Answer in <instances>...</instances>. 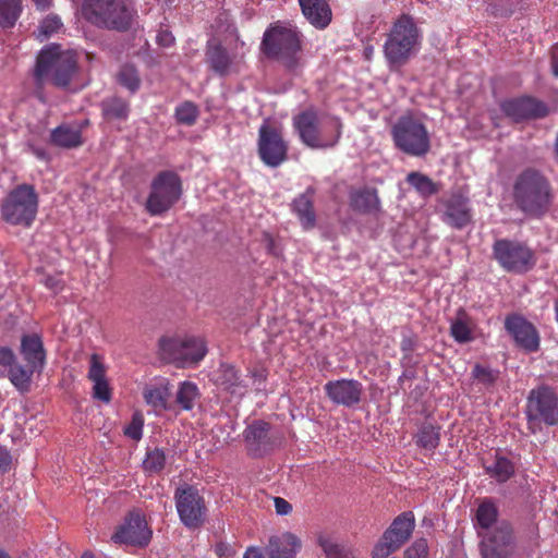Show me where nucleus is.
Returning <instances> with one entry per match:
<instances>
[{
  "label": "nucleus",
  "instance_id": "obj_1",
  "mask_svg": "<svg viewBox=\"0 0 558 558\" xmlns=\"http://www.w3.org/2000/svg\"><path fill=\"white\" fill-rule=\"evenodd\" d=\"M260 47L268 58L293 70L301 62L302 34L291 23L276 22L265 31Z\"/></svg>",
  "mask_w": 558,
  "mask_h": 558
},
{
  "label": "nucleus",
  "instance_id": "obj_2",
  "mask_svg": "<svg viewBox=\"0 0 558 558\" xmlns=\"http://www.w3.org/2000/svg\"><path fill=\"white\" fill-rule=\"evenodd\" d=\"M293 129L307 147L326 149L338 143L342 124L338 118L320 116L310 109L293 117Z\"/></svg>",
  "mask_w": 558,
  "mask_h": 558
},
{
  "label": "nucleus",
  "instance_id": "obj_3",
  "mask_svg": "<svg viewBox=\"0 0 558 558\" xmlns=\"http://www.w3.org/2000/svg\"><path fill=\"white\" fill-rule=\"evenodd\" d=\"M422 35L409 15H401L392 25L384 45L389 68L398 69L407 63L420 48Z\"/></svg>",
  "mask_w": 558,
  "mask_h": 558
},
{
  "label": "nucleus",
  "instance_id": "obj_4",
  "mask_svg": "<svg viewBox=\"0 0 558 558\" xmlns=\"http://www.w3.org/2000/svg\"><path fill=\"white\" fill-rule=\"evenodd\" d=\"M76 54L52 45L41 50L37 58L35 76L38 83L51 80L57 86H66L76 70Z\"/></svg>",
  "mask_w": 558,
  "mask_h": 558
},
{
  "label": "nucleus",
  "instance_id": "obj_5",
  "mask_svg": "<svg viewBox=\"0 0 558 558\" xmlns=\"http://www.w3.org/2000/svg\"><path fill=\"white\" fill-rule=\"evenodd\" d=\"M514 198L525 214L539 216L547 210L550 203L548 183L538 172L527 170L515 183Z\"/></svg>",
  "mask_w": 558,
  "mask_h": 558
},
{
  "label": "nucleus",
  "instance_id": "obj_6",
  "mask_svg": "<svg viewBox=\"0 0 558 558\" xmlns=\"http://www.w3.org/2000/svg\"><path fill=\"white\" fill-rule=\"evenodd\" d=\"M391 134L396 147L410 156L422 157L429 151V133L421 118L412 114L400 117Z\"/></svg>",
  "mask_w": 558,
  "mask_h": 558
},
{
  "label": "nucleus",
  "instance_id": "obj_7",
  "mask_svg": "<svg viewBox=\"0 0 558 558\" xmlns=\"http://www.w3.org/2000/svg\"><path fill=\"white\" fill-rule=\"evenodd\" d=\"M38 208V198L33 186L21 184L12 190L1 205L3 219L15 226L29 227Z\"/></svg>",
  "mask_w": 558,
  "mask_h": 558
},
{
  "label": "nucleus",
  "instance_id": "obj_8",
  "mask_svg": "<svg viewBox=\"0 0 558 558\" xmlns=\"http://www.w3.org/2000/svg\"><path fill=\"white\" fill-rule=\"evenodd\" d=\"M83 14L93 24L119 31L125 29L131 21L124 0H85Z\"/></svg>",
  "mask_w": 558,
  "mask_h": 558
},
{
  "label": "nucleus",
  "instance_id": "obj_9",
  "mask_svg": "<svg viewBox=\"0 0 558 558\" xmlns=\"http://www.w3.org/2000/svg\"><path fill=\"white\" fill-rule=\"evenodd\" d=\"M415 518L411 511L399 514L385 531L373 549V558H387L398 550L412 535Z\"/></svg>",
  "mask_w": 558,
  "mask_h": 558
},
{
  "label": "nucleus",
  "instance_id": "obj_10",
  "mask_svg": "<svg viewBox=\"0 0 558 558\" xmlns=\"http://www.w3.org/2000/svg\"><path fill=\"white\" fill-rule=\"evenodd\" d=\"M526 415L531 426L538 423L557 425L558 397L556 392L546 386L531 390L527 398Z\"/></svg>",
  "mask_w": 558,
  "mask_h": 558
},
{
  "label": "nucleus",
  "instance_id": "obj_11",
  "mask_svg": "<svg viewBox=\"0 0 558 558\" xmlns=\"http://www.w3.org/2000/svg\"><path fill=\"white\" fill-rule=\"evenodd\" d=\"M493 251L497 262L508 271L525 272L535 265L534 253L521 242L497 240Z\"/></svg>",
  "mask_w": 558,
  "mask_h": 558
},
{
  "label": "nucleus",
  "instance_id": "obj_12",
  "mask_svg": "<svg viewBox=\"0 0 558 558\" xmlns=\"http://www.w3.org/2000/svg\"><path fill=\"white\" fill-rule=\"evenodd\" d=\"M181 195L179 177L171 172L160 173L151 184L146 208L151 215L167 211Z\"/></svg>",
  "mask_w": 558,
  "mask_h": 558
},
{
  "label": "nucleus",
  "instance_id": "obj_13",
  "mask_svg": "<svg viewBox=\"0 0 558 558\" xmlns=\"http://www.w3.org/2000/svg\"><path fill=\"white\" fill-rule=\"evenodd\" d=\"M175 507L181 522L189 529L198 527L205 520L206 506L204 498L193 486L177 489Z\"/></svg>",
  "mask_w": 558,
  "mask_h": 558
},
{
  "label": "nucleus",
  "instance_id": "obj_14",
  "mask_svg": "<svg viewBox=\"0 0 558 558\" xmlns=\"http://www.w3.org/2000/svg\"><path fill=\"white\" fill-rule=\"evenodd\" d=\"M483 558H508L513 551L512 530L507 522L497 523L485 533L478 532Z\"/></svg>",
  "mask_w": 558,
  "mask_h": 558
},
{
  "label": "nucleus",
  "instance_id": "obj_15",
  "mask_svg": "<svg viewBox=\"0 0 558 558\" xmlns=\"http://www.w3.org/2000/svg\"><path fill=\"white\" fill-rule=\"evenodd\" d=\"M161 349L182 365L198 363L207 352L204 340L195 337L163 340Z\"/></svg>",
  "mask_w": 558,
  "mask_h": 558
},
{
  "label": "nucleus",
  "instance_id": "obj_16",
  "mask_svg": "<svg viewBox=\"0 0 558 558\" xmlns=\"http://www.w3.org/2000/svg\"><path fill=\"white\" fill-rule=\"evenodd\" d=\"M288 146L281 134L267 124L259 128L258 154L269 167H278L287 158Z\"/></svg>",
  "mask_w": 558,
  "mask_h": 558
},
{
  "label": "nucleus",
  "instance_id": "obj_17",
  "mask_svg": "<svg viewBox=\"0 0 558 558\" xmlns=\"http://www.w3.org/2000/svg\"><path fill=\"white\" fill-rule=\"evenodd\" d=\"M245 43L236 40L232 54L215 39L208 41L206 57L210 69L219 75H228L235 70L240 57L244 54Z\"/></svg>",
  "mask_w": 558,
  "mask_h": 558
},
{
  "label": "nucleus",
  "instance_id": "obj_18",
  "mask_svg": "<svg viewBox=\"0 0 558 558\" xmlns=\"http://www.w3.org/2000/svg\"><path fill=\"white\" fill-rule=\"evenodd\" d=\"M150 537L151 531L147 526L145 519L141 513L132 512L112 535V541L117 544L145 546L150 541Z\"/></svg>",
  "mask_w": 558,
  "mask_h": 558
},
{
  "label": "nucleus",
  "instance_id": "obj_19",
  "mask_svg": "<svg viewBox=\"0 0 558 558\" xmlns=\"http://www.w3.org/2000/svg\"><path fill=\"white\" fill-rule=\"evenodd\" d=\"M324 390L332 403L353 407L361 401L363 386L355 379H337L326 383Z\"/></svg>",
  "mask_w": 558,
  "mask_h": 558
},
{
  "label": "nucleus",
  "instance_id": "obj_20",
  "mask_svg": "<svg viewBox=\"0 0 558 558\" xmlns=\"http://www.w3.org/2000/svg\"><path fill=\"white\" fill-rule=\"evenodd\" d=\"M505 327L514 341L522 349L534 352L539 347V337L535 327L519 315H511L506 318Z\"/></svg>",
  "mask_w": 558,
  "mask_h": 558
},
{
  "label": "nucleus",
  "instance_id": "obj_21",
  "mask_svg": "<svg viewBox=\"0 0 558 558\" xmlns=\"http://www.w3.org/2000/svg\"><path fill=\"white\" fill-rule=\"evenodd\" d=\"M0 374L8 375L20 391H27L31 386L32 371L19 365L14 352L8 347H0Z\"/></svg>",
  "mask_w": 558,
  "mask_h": 558
},
{
  "label": "nucleus",
  "instance_id": "obj_22",
  "mask_svg": "<svg viewBox=\"0 0 558 558\" xmlns=\"http://www.w3.org/2000/svg\"><path fill=\"white\" fill-rule=\"evenodd\" d=\"M501 109L513 121L541 118L547 114V108L543 102L529 97L504 101Z\"/></svg>",
  "mask_w": 558,
  "mask_h": 558
},
{
  "label": "nucleus",
  "instance_id": "obj_23",
  "mask_svg": "<svg viewBox=\"0 0 558 558\" xmlns=\"http://www.w3.org/2000/svg\"><path fill=\"white\" fill-rule=\"evenodd\" d=\"M87 377L93 383L94 398L108 403L111 400V389L106 377V366L98 354L90 356Z\"/></svg>",
  "mask_w": 558,
  "mask_h": 558
},
{
  "label": "nucleus",
  "instance_id": "obj_24",
  "mask_svg": "<svg viewBox=\"0 0 558 558\" xmlns=\"http://www.w3.org/2000/svg\"><path fill=\"white\" fill-rule=\"evenodd\" d=\"M170 397V383L166 378H158L143 388V399L155 413H160L168 409Z\"/></svg>",
  "mask_w": 558,
  "mask_h": 558
},
{
  "label": "nucleus",
  "instance_id": "obj_25",
  "mask_svg": "<svg viewBox=\"0 0 558 558\" xmlns=\"http://www.w3.org/2000/svg\"><path fill=\"white\" fill-rule=\"evenodd\" d=\"M302 547L301 539L286 532L278 536H272L266 547L269 558H295V555Z\"/></svg>",
  "mask_w": 558,
  "mask_h": 558
},
{
  "label": "nucleus",
  "instance_id": "obj_26",
  "mask_svg": "<svg viewBox=\"0 0 558 558\" xmlns=\"http://www.w3.org/2000/svg\"><path fill=\"white\" fill-rule=\"evenodd\" d=\"M21 353L26 361V369L40 372L45 364V351L41 339L37 335H26L21 341Z\"/></svg>",
  "mask_w": 558,
  "mask_h": 558
},
{
  "label": "nucleus",
  "instance_id": "obj_27",
  "mask_svg": "<svg viewBox=\"0 0 558 558\" xmlns=\"http://www.w3.org/2000/svg\"><path fill=\"white\" fill-rule=\"evenodd\" d=\"M302 14L314 27L326 28L331 21V10L326 0H298Z\"/></svg>",
  "mask_w": 558,
  "mask_h": 558
},
{
  "label": "nucleus",
  "instance_id": "obj_28",
  "mask_svg": "<svg viewBox=\"0 0 558 558\" xmlns=\"http://www.w3.org/2000/svg\"><path fill=\"white\" fill-rule=\"evenodd\" d=\"M470 218L468 198L460 194L452 195L447 202L444 220L456 228H462Z\"/></svg>",
  "mask_w": 558,
  "mask_h": 558
},
{
  "label": "nucleus",
  "instance_id": "obj_29",
  "mask_svg": "<svg viewBox=\"0 0 558 558\" xmlns=\"http://www.w3.org/2000/svg\"><path fill=\"white\" fill-rule=\"evenodd\" d=\"M474 323L470 316L462 310L457 313V316L451 320L450 333L453 339L459 343H466L474 339L473 337Z\"/></svg>",
  "mask_w": 558,
  "mask_h": 558
},
{
  "label": "nucleus",
  "instance_id": "obj_30",
  "mask_svg": "<svg viewBox=\"0 0 558 558\" xmlns=\"http://www.w3.org/2000/svg\"><path fill=\"white\" fill-rule=\"evenodd\" d=\"M269 425L265 422H255L247 426L244 432V439L254 453H259L267 444Z\"/></svg>",
  "mask_w": 558,
  "mask_h": 558
},
{
  "label": "nucleus",
  "instance_id": "obj_31",
  "mask_svg": "<svg viewBox=\"0 0 558 558\" xmlns=\"http://www.w3.org/2000/svg\"><path fill=\"white\" fill-rule=\"evenodd\" d=\"M293 210L304 229H312L315 226L316 217L308 193L302 194L294 199Z\"/></svg>",
  "mask_w": 558,
  "mask_h": 558
},
{
  "label": "nucleus",
  "instance_id": "obj_32",
  "mask_svg": "<svg viewBox=\"0 0 558 558\" xmlns=\"http://www.w3.org/2000/svg\"><path fill=\"white\" fill-rule=\"evenodd\" d=\"M54 144L62 147H76L82 144L81 130L77 126L61 125L53 130L51 134Z\"/></svg>",
  "mask_w": 558,
  "mask_h": 558
},
{
  "label": "nucleus",
  "instance_id": "obj_33",
  "mask_svg": "<svg viewBox=\"0 0 558 558\" xmlns=\"http://www.w3.org/2000/svg\"><path fill=\"white\" fill-rule=\"evenodd\" d=\"M497 508L492 501H483L476 510V526L478 532L485 533L495 527L497 523Z\"/></svg>",
  "mask_w": 558,
  "mask_h": 558
},
{
  "label": "nucleus",
  "instance_id": "obj_34",
  "mask_svg": "<svg viewBox=\"0 0 558 558\" xmlns=\"http://www.w3.org/2000/svg\"><path fill=\"white\" fill-rule=\"evenodd\" d=\"M486 473L499 483L507 482L514 474V466L505 457H497L492 463L485 464Z\"/></svg>",
  "mask_w": 558,
  "mask_h": 558
},
{
  "label": "nucleus",
  "instance_id": "obj_35",
  "mask_svg": "<svg viewBox=\"0 0 558 558\" xmlns=\"http://www.w3.org/2000/svg\"><path fill=\"white\" fill-rule=\"evenodd\" d=\"M317 543L328 558H350V554L344 550L331 533L320 532L317 535Z\"/></svg>",
  "mask_w": 558,
  "mask_h": 558
},
{
  "label": "nucleus",
  "instance_id": "obj_36",
  "mask_svg": "<svg viewBox=\"0 0 558 558\" xmlns=\"http://www.w3.org/2000/svg\"><path fill=\"white\" fill-rule=\"evenodd\" d=\"M221 385L230 390L232 395L242 396L245 392V386L239 378L236 369L231 365L221 366Z\"/></svg>",
  "mask_w": 558,
  "mask_h": 558
},
{
  "label": "nucleus",
  "instance_id": "obj_37",
  "mask_svg": "<svg viewBox=\"0 0 558 558\" xmlns=\"http://www.w3.org/2000/svg\"><path fill=\"white\" fill-rule=\"evenodd\" d=\"M198 395V388L195 384L183 381L177 391L175 401L182 410L189 411L194 408Z\"/></svg>",
  "mask_w": 558,
  "mask_h": 558
},
{
  "label": "nucleus",
  "instance_id": "obj_38",
  "mask_svg": "<svg viewBox=\"0 0 558 558\" xmlns=\"http://www.w3.org/2000/svg\"><path fill=\"white\" fill-rule=\"evenodd\" d=\"M21 13L20 0H0V26L12 27Z\"/></svg>",
  "mask_w": 558,
  "mask_h": 558
},
{
  "label": "nucleus",
  "instance_id": "obj_39",
  "mask_svg": "<svg viewBox=\"0 0 558 558\" xmlns=\"http://www.w3.org/2000/svg\"><path fill=\"white\" fill-rule=\"evenodd\" d=\"M353 205L364 211L377 210L379 206V199L374 190H362L353 194Z\"/></svg>",
  "mask_w": 558,
  "mask_h": 558
},
{
  "label": "nucleus",
  "instance_id": "obj_40",
  "mask_svg": "<svg viewBox=\"0 0 558 558\" xmlns=\"http://www.w3.org/2000/svg\"><path fill=\"white\" fill-rule=\"evenodd\" d=\"M166 465V454L162 449L148 450L143 461V468L147 473H159Z\"/></svg>",
  "mask_w": 558,
  "mask_h": 558
},
{
  "label": "nucleus",
  "instance_id": "obj_41",
  "mask_svg": "<svg viewBox=\"0 0 558 558\" xmlns=\"http://www.w3.org/2000/svg\"><path fill=\"white\" fill-rule=\"evenodd\" d=\"M102 110L106 117L124 120L129 114L128 104L119 98H111L104 102Z\"/></svg>",
  "mask_w": 558,
  "mask_h": 558
},
{
  "label": "nucleus",
  "instance_id": "obj_42",
  "mask_svg": "<svg viewBox=\"0 0 558 558\" xmlns=\"http://www.w3.org/2000/svg\"><path fill=\"white\" fill-rule=\"evenodd\" d=\"M499 373L489 367L476 364L472 369V377L483 388H490L498 379Z\"/></svg>",
  "mask_w": 558,
  "mask_h": 558
},
{
  "label": "nucleus",
  "instance_id": "obj_43",
  "mask_svg": "<svg viewBox=\"0 0 558 558\" xmlns=\"http://www.w3.org/2000/svg\"><path fill=\"white\" fill-rule=\"evenodd\" d=\"M407 181L423 196H428L436 192L435 184L432 182V180L421 173H409Z\"/></svg>",
  "mask_w": 558,
  "mask_h": 558
},
{
  "label": "nucleus",
  "instance_id": "obj_44",
  "mask_svg": "<svg viewBox=\"0 0 558 558\" xmlns=\"http://www.w3.org/2000/svg\"><path fill=\"white\" fill-rule=\"evenodd\" d=\"M199 111L196 105L191 101H185L179 105L175 109L177 120L186 125H192L196 122Z\"/></svg>",
  "mask_w": 558,
  "mask_h": 558
},
{
  "label": "nucleus",
  "instance_id": "obj_45",
  "mask_svg": "<svg viewBox=\"0 0 558 558\" xmlns=\"http://www.w3.org/2000/svg\"><path fill=\"white\" fill-rule=\"evenodd\" d=\"M439 441V433L438 430L432 426L426 425L420 429L417 435V444L428 450H432L437 447Z\"/></svg>",
  "mask_w": 558,
  "mask_h": 558
},
{
  "label": "nucleus",
  "instance_id": "obj_46",
  "mask_svg": "<svg viewBox=\"0 0 558 558\" xmlns=\"http://www.w3.org/2000/svg\"><path fill=\"white\" fill-rule=\"evenodd\" d=\"M62 27V22L58 15H48L43 20L38 27L37 37L40 40L48 39Z\"/></svg>",
  "mask_w": 558,
  "mask_h": 558
},
{
  "label": "nucleus",
  "instance_id": "obj_47",
  "mask_svg": "<svg viewBox=\"0 0 558 558\" xmlns=\"http://www.w3.org/2000/svg\"><path fill=\"white\" fill-rule=\"evenodd\" d=\"M119 82L131 92L136 90L140 85V78L136 69L132 65H124L120 70Z\"/></svg>",
  "mask_w": 558,
  "mask_h": 558
},
{
  "label": "nucleus",
  "instance_id": "obj_48",
  "mask_svg": "<svg viewBox=\"0 0 558 558\" xmlns=\"http://www.w3.org/2000/svg\"><path fill=\"white\" fill-rule=\"evenodd\" d=\"M144 415L141 412H134L130 424L124 428V435L135 441L143 436Z\"/></svg>",
  "mask_w": 558,
  "mask_h": 558
},
{
  "label": "nucleus",
  "instance_id": "obj_49",
  "mask_svg": "<svg viewBox=\"0 0 558 558\" xmlns=\"http://www.w3.org/2000/svg\"><path fill=\"white\" fill-rule=\"evenodd\" d=\"M276 512L279 515H286L291 512L292 506L283 498L276 497L274 499Z\"/></svg>",
  "mask_w": 558,
  "mask_h": 558
},
{
  "label": "nucleus",
  "instance_id": "obj_50",
  "mask_svg": "<svg viewBox=\"0 0 558 558\" xmlns=\"http://www.w3.org/2000/svg\"><path fill=\"white\" fill-rule=\"evenodd\" d=\"M11 463L12 459L10 452L4 448H0V473L8 472Z\"/></svg>",
  "mask_w": 558,
  "mask_h": 558
},
{
  "label": "nucleus",
  "instance_id": "obj_51",
  "mask_svg": "<svg viewBox=\"0 0 558 558\" xmlns=\"http://www.w3.org/2000/svg\"><path fill=\"white\" fill-rule=\"evenodd\" d=\"M252 376H253V379H254L253 384L255 386V389L257 391H260V390L265 389V385H264V381L266 379L265 371L264 369L255 371Z\"/></svg>",
  "mask_w": 558,
  "mask_h": 558
},
{
  "label": "nucleus",
  "instance_id": "obj_52",
  "mask_svg": "<svg viewBox=\"0 0 558 558\" xmlns=\"http://www.w3.org/2000/svg\"><path fill=\"white\" fill-rule=\"evenodd\" d=\"M45 286L48 289L52 290L53 292H58L59 290L62 289V281L60 279V277L48 276L45 279Z\"/></svg>",
  "mask_w": 558,
  "mask_h": 558
},
{
  "label": "nucleus",
  "instance_id": "obj_53",
  "mask_svg": "<svg viewBox=\"0 0 558 558\" xmlns=\"http://www.w3.org/2000/svg\"><path fill=\"white\" fill-rule=\"evenodd\" d=\"M243 558H269V556L266 549L264 553L260 548L251 547L244 553Z\"/></svg>",
  "mask_w": 558,
  "mask_h": 558
},
{
  "label": "nucleus",
  "instance_id": "obj_54",
  "mask_svg": "<svg viewBox=\"0 0 558 558\" xmlns=\"http://www.w3.org/2000/svg\"><path fill=\"white\" fill-rule=\"evenodd\" d=\"M157 40L159 45L163 47H169L174 43V37L172 36L171 33L165 31L158 34Z\"/></svg>",
  "mask_w": 558,
  "mask_h": 558
},
{
  "label": "nucleus",
  "instance_id": "obj_55",
  "mask_svg": "<svg viewBox=\"0 0 558 558\" xmlns=\"http://www.w3.org/2000/svg\"><path fill=\"white\" fill-rule=\"evenodd\" d=\"M551 68L556 76H558V43L553 47L551 50Z\"/></svg>",
  "mask_w": 558,
  "mask_h": 558
},
{
  "label": "nucleus",
  "instance_id": "obj_56",
  "mask_svg": "<svg viewBox=\"0 0 558 558\" xmlns=\"http://www.w3.org/2000/svg\"><path fill=\"white\" fill-rule=\"evenodd\" d=\"M37 9L47 10L50 8L52 0H34Z\"/></svg>",
  "mask_w": 558,
  "mask_h": 558
},
{
  "label": "nucleus",
  "instance_id": "obj_57",
  "mask_svg": "<svg viewBox=\"0 0 558 558\" xmlns=\"http://www.w3.org/2000/svg\"><path fill=\"white\" fill-rule=\"evenodd\" d=\"M372 53H373V48H372V47H368V48H366V49H365V56H366L367 58H369V56H371Z\"/></svg>",
  "mask_w": 558,
  "mask_h": 558
},
{
  "label": "nucleus",
  "instance_id": "obj_58",
  "mask_svg": "<svg viewBox=\"0 0 558 558\" xmlns=\"http://www.w3.org/2000/svg\"><path fill=\"white\" fill-rule=\"evenodd\" d=\"M82 558H95V557H94V556H93V554H90V553H85V554L82 556Z\"/></svg>",
  "mask_w": 558,
  "mask_h": 558
},
{
  "label": "nucleus",
  "instance_id": "obj_59",
  "mask_svg": "<svg viewBox=\"0 0 558 558\" xmlns=\"http://www.w3.org/2000/svg\"><path fill=\"white\" fill-rule=\"evenodd\" d=\"M0 558H10V557L4 551L0 550Z\"/></svg>",
  "mask_w": 558,
  "mask_h": 558
}]
</instances>
